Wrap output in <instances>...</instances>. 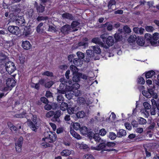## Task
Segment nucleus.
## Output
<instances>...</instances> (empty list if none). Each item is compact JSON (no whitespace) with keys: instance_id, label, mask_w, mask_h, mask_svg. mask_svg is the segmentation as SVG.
<instances>
[{"instance_id":"09e8293b","label":"nucleus","mask_w":159,"mask_h":159,"mask_svg":"<svg viewBox=\"0 0 159 159\" xmlns=\"http://www.w3.org/2000/svg\"><path fill=\"white\" fill-rule=\"evenodd\" d=\"M48 19V16H39L36 18V20L38 21H40L42 20H44Z\"/></svg>"},{"instance_id":"774afa93","label":"nucleus","mask_w":159,"mask_h":159,"mask_svg":"<svg viewBox=\"0 0 159 159\" xmlns=\"http://www.w3.org/2000/svg\"><path fill=\"white\" fill-rule=\"evenodd\" d=\"M40 100L42 102L45 104H48L49 102L47 98L44 97L41 98Z\"/></svg>"},{"instance_id":"680f3d73","label":"nucleus","mask_w":159,"mask_h":159,"mask_svg":"<svg viewBox=\"0 0 159 159\" xmlns=\"http://www.w3.org/2000/svg\"><path fill=\"white\" fill-rule=\"evenodd\" d=\"M146 30L148 32H152L154 30L153 27L152 26H147L145 27Z\"/></svg>"},{"instance_id":"2eb2a0df","label":"nucleus","mask_w":159,"mask_h":159,"mask_svg":"<svg viewBox=\"0 0 159 159\" xmlns=\"http://www.w3.org/2000/svg\"><path fill=\"white\" fill-rule=\"evenodd\" d=\"M136 42L138 45L141 46L144 45L145 43L144 38L142 37L139 36L137 37Z\"/></svg>"},{"instance_id":"c756f323","label":"nucleus","mask_w":159,"mask_h":159,"mask_svg":"<svg viewBox=\"0 0 159 159\" xmlns=\"http://www.w3.org/2000/svg\"><path fill=\"white\" fill-rule=\"evenodd\" d=\"M70 69L71 71L72 72V74L78 73V70L76 66L72 64L70 66Z\"/></svg>"},{"instance_id":"e2e57ef3","label":"nucleus","mask_w":159,"mask_h":159,"mask_svg":"<svg viewBox=\"0 0 159 159\" xmlns=\"http://www.w3.org/2000/svg\"><path fill=\"white\" fill-rule=\"evenodd\" d=\"M54 111H50L47 112L46 115L47 117L50 118L53 115Z\"/></svg>"},{"instance_id":"a18cd8bd","label":"nucleus","mask_w":159,"mask_h":159,"mask_svg":"<svg viewBox=\"0 0 159 159\" xmlns=\"http://www.w3.org/2000/svg\"><path fill=\"white\" fill-rule=\"evenodd\" d=\"M23 34L25 35V36H27L30 34V29L27 27L24 28L23 32Z\"/></svg>"},{"instance_id":"338daca9","label":"nucleus","mask_w":159,"mask_h":159,"mask_svg":"<svg viewBox=\"0 0 159 159\" xmlns=\"http://www.w3.org/2000/svg\"><path fill=\"white\" fill-rule=\"evenodd\" d=\"M78 45L79 46H83L84 47H86L88 46V43L87 42H80L78 43Z\"/></svg>"},{"instance_id":"4c0bfd02","label":"nucleus","mask_w":159,"mask_h":159,"mask_svg":"<svg viewBox=\"0 0 159 159\" xmlns=\"http://www.w3.org/2000/svg\"><path fill=\"white\" fill-rule=\"evenodd\" d=\"M138 84H144L145 83V81L144 78L141 76L139 77L137 80Z\"/></svg>"},{"instance_id":"13d9d810","label":"nucleus","mask_w":159,"mask_h":159,"mask_svg":"<svg viewBox=\"0 0 159 159\" xmlns=\"http://www.w3.org/2000/svg\"><path fill=\"white\" fill-rule=\"evenodd\" d=\"M116 145V143L114 142H107L106 143L107 146L109 147H113Z\"/></svg>"},{"instance_id":"603ef678","label":"nucleus","mask_w":159,"mask_h":159,"mask_svg":"<svg viewBox=\"0 0 159 159\" xmlns=\"http://www.w3.org/2000/svg\"><path fill=\"white\" fill-rule=\"evenodd\" d=\"M53 83L52 81H49L46 83L44 85L45 88H49L51 87L53 84Z\"/></svg>"},{"instance_id":"4be33fe9","label":"nucleus","mask_w":159,"mask_h":159,"mask_svg":"<svg viewBox=\"0 0 159 159\" xmlns=\"http://www.w3.org/2000/svg\"><path fill=\"white\" fill-rule=\"evenodd\" d=\"M126 134V131L125 130L120 129L117 133V136L118 137H122V136H125Z\"/></svg>"},{"instance_id":"052dcab7","label":"nucleus","mask_w":159,"mask_h":159,"mask_svg":"<svg viewBox=\"0 0 159 159\" xmlns=\"http://www.w3.org/2000/svg\"><path fill=\"white\" fill-rule=\"evenodd\" d=\"M159 38V34L157 33H154L152 36V39L153 40L156 41Z\"/></svg>"},{"instance_id":"a878e982","label":"nucleus","mask_w":159,"mask_h":159,"mask_svg":"<svg viewBox=\"0 0 159 159\" xmlns=\"http://www.w3.org/2000/svg\"><path fill=\"white\" fill-rule=\"evenodd\" d=\"M137 37L135 34L131 35L128 39V41L129 43H133L136 40Z\"/></svg>"},{"instance_id":"6ab92c4d","label":"nucleus","mask_w":159,"mask_h":159,"mask_svg":"<svg viewBox=\"0 0 159 159\" xmlns=\"http://www.w3.org/2000/svg\"><path fill=\"white\" fill-rule=\"evenodd\" d=\"M91 42L95 44L101 45L102 47H103L104 44L101 41L100 39L99 38H94L92 39Z\"/></svg>"},{"instance_id":"cd10ccee","label":"nucleus","mask_w":159,"mask_h":159,"mask_svg":"<svg viewBox=\"0 0 159 159\" xmlns=\"http://www.w3.org/2000/svg\"><path fill=\"white\" fill-rule=\"evenodd\" d=\"M80 148L81 149H82L85 151H88L90 149V148L88 147V145L85 144L81 143Z\"/></svg>"},{"instance_id":"79ce46f5","label":"nucleus","mask_w":159,"mask_h":159,"mask_svg":"<svg viewBox=\"0 0 159 159\" xmlns=\"http://www.w3.org/2000/svg\"><path fill=\"white\" fill-rule=\"evenodd\" d=\"M116 2L115 0H110L108 2V7L109 9H112V7L113 5H115Z\"/></svg>"},{"instance_id":"f704fd0d","label":"nucleus","mask_w":159,"mask_h":159,"mask_svg":"<svg viewBox=\"0 0 159 159\" xmlns=\"http://www.w3.org/2000/svg\"><path fill=\"white\" fill-rule=\"evenodd\" d=\"M66 110L68 113L70 114H74L75 112V108L71 106H69Z\"/></svg>"},{"instance_id":"bb28decb","label":"nucleus","mask_w":159,"mask_h":159,"mask_svg":"<svg viewBox=\"0 0 159 159\" xmlns=\"http://www.w3.org/2000/svg\"><path fill=\"white\" fill-rule=\"evenodd\" d=\"M68 107V105L66 103L62 102L61 104L60 108L62 111H65L66 110Z\"/></svg>"},{"instance_id":"69168bd1","label":"nucleus","mask_w":159,"mask_h":159,"mask_svg":"<svg viewBox=\"0 0 159 159\" xmlns=\"http://www.w3.org/2000/svg\"><path fill=\"white\" fill-rule=\"evenodd\" d=\"M57 100L59 102H61V101L64 100V98L61 94H60L57 97Z\"/></svg>"},{"instance_id":"b1692460","label":"nucleus","mask_w":159,"mask_h":159,"mask_svg":"<svg viewBox=\"0 0 159 159\" xmlns=\"http://www.w3.org/2000/svg\"><path fill=\"white\" fill-rule=\"evenodd\" d=\"M102 27L107 28V30L108 31H111L112 30L113 26L109 22H107L105 24H103Z\"/></svg>"},{"instance_id":"aec40b11","label":"nucleus","mask_w":159,"mask_h":159,"mask_svg":"<svg viewBox=\"0 0 159 159\" xmlns=\"http://www.w3.org/2000/svg\"><path fill=\"white\" fill-rule=\"evenodd\" d=\"M62 17L64 19H66L70 20H72L74 17L72 14L69 13L65 12L62 15Z\"/></svg>"},{"instance_id":"f257e3e1","label":"nucleus","mask_w":159,"mask_h":159,"mask_svg":"<svg viewBox=\"0 0 159 159\" xmlns=\"http://www.w3.org/2000/svg\"><path fill=\"white\" fill-rule=\"evenodd\" d=\"M44 137L42 139L43 141H45V139L49 143H52L56 140L57 134L54 132L50 131L44 132Z\"/></svg>"},{"instance_id":"ddd939ff","label":"nucleus","mask_w":159,"mask_h":159,"mask_svg":"<svg viewBox=\"0 0 159 159\" xmlns=\"http://www.w3.org/2000/svg\"><path fill=\"white\" fill-rule=\"evenodd\" d=\"M27 124L32 130L35 132L37 131L38 128V127L36 126L37 124L33 123L30 119L27 120Z\"/></svg>"},{"instance_id":"4468645a","label":"nucleus","mask_w":159,"mask_h":159,"mask_svg":"<svg viewBox=\"0 0 159 159\" xmlns=\"http://www.w3.org/2000/svg\"><path fill=\"white\" fill-rule=\"evenodd\" d=\"M118 33L116 32L114 35V37L116 42H118L120 40V39L122 38L121 35L122 32V29L119 30Z\"/></svg>"},{"instance_id":"dca6fc26","label":"nucleus","mask_w":159,"mask_h":159,"mask_svg":"<svg viewBox=\"0 0 159 159\" xmlns=\"http://www.w3.org/2000/svg\"><path fill=\"white\" fill-rule=\"evenodd\" d=\"M80 24L79 22L77 21H73L71 24V27L72 29H73V30L74 32L78 30L79 27L78 26Z\"/></svg>"},{"instance_id":"3c124183","label":"nucleus","mask_w":159,"mask_h":159,"mask_svg":"<svg viewBox=\"0 0 159 159\" xmlns=\"http://www.w3.org/2000/svg\"><path fill=\"white\" fill-rule=\"evenodd\" d=\"M83 159H95V158L91 154H86L84 155Z\"/></svg>"},{"instance_id":"4d7b16f0","label":"nucleus","mask_w":159,"mask_h":159,"mask_svg":"<svg viewBox=\"0 0 159 159\" xmlns=\"http://www.w3.org/2000/svg\"><path fill=\"white\" fill-rule=\"evenodd\" d=\"M75 56V55L73 54H70L68 56V60L70 63H71V64H72L73 60Z\"/></svg>"},{"instance_id":"393cba45","label":"nucleus","mask_w":159,"mask_h":159,"mask_svg":"<svg viewBox=\"0 0 159 159\" xmlns=\"http://www.w3.org/2000/svg\"><path fill=\"white\" fill-rule=\"evenodd\" d=\"M57 93L62 94H65L66 97L69 99H70L72 98V96L70 95L69 93L67 94L66 93V91L65 89L58 90Z\"/></svg>"},{"instance_id":"1a4fd4ad","label":"nucleus","mask_w":159,"mask_h":159,"mask_svg":"<svg viewBox=\"0 0 159 159\" xmlns=\"http://www.w3.org/2000/svg\"><path fill=\"white\" fill-rule=\"evenodd\" d=\"M34 7L36 8L37 12L38 13H43L44 11L45 6L40 3L39 5L37 2H35L34 4Z\"/></svg>"},{"instance_id":"c85d7f7f","label":"nucleus","mask_w":159,"mask_h":159,"mask_svg":"<svg viewBox=\"0 0 159 159\" xmlns=\"http://www.w3.org/2000/svg\"><path fill=\"white\" fill-rule=\"evenodd\" d=\"M93 53H95L97 54H100L101 52V50L99 47L98 46H95L93 47Z\"/></svg>"},{"instance_id":"9b49d317","label":"nucleus","mask_w":159,"mask_h":159,"mask_svg":"<svg viewBox=\"0 0 159 159\" xmlns=\"http://www.w3.org/2000/svg\"><path fill=\"white\" fill-rule=\"evenodd\" d=\"M70 30V26L68 24H66L61 28L60 30L62 34L65 35L68 34Z\"/></svg>"},{"instance_id":"20e7f679","label":"nucleus","mask_w":159,"mask_h":159,"mask_svg":"<svg viewBox=\"0 0 159 159\" xmlns=\"http://www.w3.org/2000/svg\"><path fill=\"white\" fill-rule=\"evenodd\" d=\"M107 146L106 144L105 143L102 142L100 143L98 145V148L99 151L102 150V151H114L115 153H117L118 151L114 148H111L109 149H105V148Z\"/></svg>"},{"instance_id":"72a5a7b5","label":"nucleus","mask_w":159,"mask_h":159,"mask_svg":"<svg viewBox=\"0 0 159 159\" xmlns=\"http://www.w3.org/2000/svg\"><path fill=\"white\" fill-rule=\"evenodd\" d=\"M123 30L125 34H127L130 33L131 31L130 28L128 25L124 26L123 28Z\"/></svg>"},{"instance_id":"6e6552de","label":"nucleus","mask_w":159,"mask_h":159,"mask_svg":"<svg viewBox=\"0 0 159 159\" xmlns=\"http://www.w3.org/2000/svg\"><path fill=\"white\" fill-rule=\"evenodd\" d=\"M86 53L85 61L87 62H89L90 61L91 58L93 57L94 54L93 51L90 49L87 50Z\"/></svg>"},{"instance_id":"f03ea898","label":"nucleus","mask_w":159,"mask_h":159,"mask_svg":"<svg viewBox=\"0 0 159 159\" xmlns=\"http://www.w3.org/2000/svg\"><path fill=\"white\" fill-rule=\"evenodd\" d=\"M5 68L9 74L12 73L16 69L14 63L11 61H8L6 63Z\"/></svg>"},{"instance_id":"473e14b6","label":"nucleus","mask_w":159,"mask_h":159,"mask_svg":"<svg viewBox=\"0 0 159 159\" xmlns=\"http://www.w3.org/2000/svg\"><path fill=\"white\" fill-rule=\"evenodd\" d=\"M80 131L82 134L84 135L88 133V129L85 126H83L81 127Z\"/></svg>"},{"instance_id":"2f4dec72","label":"nucleus","mask_w":159,"mask_h":159,"mask_svg":"<svg viewBox=\"0 0 159 159\" xmlns=\"http://www.w3.org/2000/svg\"><path fill=\"white\" fill-rule=\"evenodd\" d=\"M73 129H75V130H80L81 128V125L78 122L74 123L72 125Z\"/></svg>"},{"instance_id":"423d86ee","label":"nucleus","mask_w":159,"mask_h":159,"mask_svg":"<svg viewBox=\"0 0 159 159\" xmlns=\"http://www.w3.org/2000/svg\"><path fill=\"white\" fill-rule=\"evenodd\" d=\"M15 22L19 26H24L25 25V22L24 17L22 16H18L16 17Z\"/></svg>"},{"instance_id":"9d476101","label":"nucleus","mask_w":159,"mask_h":159,"mask_svg":"<svg viewBox=\"0 0 159 159\" xmlns=\"http://www.w3.org/2000/svg\"><path fill=\"white\" fill-rule=\"evenodd\" d=\"M16 83L15 80L13 78H8L6 81V84L8 88L14 87Z\"/></svg>"},{"instance_id":"37998d69","label":"nucleus","mask_w":159,"mask_h":159,"mask_svg":"<svg viewBox=\"0 0 159 159\" xmlns=\"http://www.w3.org/2000/svg\"><path fill=\"white\" fill-rule=\"evenodd\" d=\"M43 22L40 23L37 27L36 31L38 33H40L42 32L41 31V27L43 25ZM43 30V29H42Z\"/></svg>"},{"instance_id":"a211bd4d","label":"nucleus","mask_w":159,"mask_h":159,"mask_svg":"<svg viewBox=\"0 0 159 159\" xmlns=\"http://www.w3.org/2000/svg\"><path fill=\"white\" fill-rule=\"evenodd\" d=\"M106 42V43L108 46H112L114 43V40L113 37L111 36H108L107 38Z\"/></svg>"},{"instance_id":"39448f33","label":"nucleus","mask_w":159,"mask_h":159,"mask_svg":"<svg viewBox=\"0 0 159 159\" xmlns=\"http://www.w3.org/2000/svg\"><path fill=\"white\" fill-rule=\"evenodd\" d=\"M23 140V138L22 137H20L18 140L15 143V148L17 152H21Z\"/></svg>"},{"instance_id":"f8f14e48","label":"nucleus","mask_w":159,"mask_h":159,"mask_svg":"<svg viewBox=\"0 0 159 159\" xmlns=\"http://www.w3.org/2000/svg\"><path fill=\"white\" fill-rule=\"evenodd\" d=\"M21 46L22 48L25 50L30 49L32 47L30 42L27 40L23 41Z\"/></svg>"},{"instance_id":"bf43d9fd","label":"nucleus","mask_w":159,"mask_h":159,"mask_svg":"<svg viewBox=\"0 0 159 159\" xmlns=\"http://www.w3.org/2000/svg\"><path fill=\"white\" fill-rule=\"evenodd\" d=\"M142 93L143 95L145 97L147 98H150V95H149L150 93H149V92H148V90H143L142 92Z\"/></svg>"},{"instance_id":"7ed1b4c3","label":"nucleus","mask_w":159,"mask_h":159,"mask_svg":"<svg viewBox=\"0 0 159 159\" xmlns=\"http://www.w3.org/2000/svg\"><path fill=\"white\" fill-rule=\"evenodd\" d=\"M151 102L153 107L150 109L151 114L152 115H155L156 114V109L157 108V110L159 111V100H157L156 101L154 99H152L151 100Z\"/></svg>"},{"instance_id":"f3484780","label":"nucleus","mask_w":159,"mask_h":159,"mask_svg":"<svg viewBox=\"0 0 159 159\" xmlns=\"http://www.w3.org/2000/svg\"><path fill=\"white\" fill-rule=\"evenodd\" d=\"M70 132L71 135L75 138L78 139H81V137L80 135L75 132L71 127L70 128Z\"/></svg>"},{"instance_id":"ea45409f","label":"nucleus","mask_w":159,"mask_h":159,"mask_svg":"<svg viewBox=\"0 0 159 159\" xmlns=\"http://www.w3.org/2000/svg\"><path fill=\"white\" fill-rule=\"evenodd\" d=\"M101 138L97 134H94L93 137V141L94 140L97 143L101 141Z\"/></svg>"},{"instance_id":"7c9ffc66","label":"nucleus","mask_w":159,"mask_h":159,"mask_svg":"<svg viewBox=\"0 0 159 159\" xmlns=\"http://www.w3.org/2000/svg\"><path fill=\"white\" fill-rule=\"evenodd\" d=\"M53 120L56 121H57L58 119L61 116V112L59 111H56L55 112H54L53 115Z\"/></svg>"},{"instance_id":"5701e85b","label":"nucleus","mask_w":159,"mask_h":159,"mask_svg":"<svg viewBox=\"0 0 159 159\" xmlns=\"http://www.w3.org/2000/svg\"><path fill=\"white\" fill-rule=\"evenodd\" d=\"M73 75V76L72 79L74 82H77L80 80V75L79 72L76 73Z\"/></svg>"},{"instance_id":"c9c22d12","label":"nucleus","mask_w":159,"mask_h":159,"mask_svg":"<svg viewBox=\"0 0 159 159\" xmlns=\"http://www.w3.org/2000/svg\"><path fill=\"white\" fill-rule=\"evenodd\" d=\"M71 153V152L67 149L63 150L61 152V156H69Z\"/></svg>"},{"instance_id":"a19ab883","label":"nucleus","mask_w":159,"mask_h":159,"mask_svg":"<svg viewBox=\"0 0 159 159\" xmlns=\"http://www.w3.org/2000/svg\"><path fill=\"white\" fill-rule=\"evenodd\" d=\"M85 113L84 111H81L77 112L76 113V116L78 118H82L84 116Z\"/></svg>"},{"instance_id":"5fc2aeb1","label":"nucleus","mask_w":159,"mask_h":159,"mask_svg":"<svg viewBox=\"0 0 159 159\" xmlns=\"http://www.w3.org/2000/svg\"><path fill=\"white\" fill-rule=\"evenodd\" d=\"M78 58L80 59H83L84 57V54L81 52H78L76 53Z\"/></svg>"},{"instance_id":"0e129e2a","label":"nucleus","mask_w":159,"mask_h":159,"mask_svg":"<svg viewBox=\"0 0 159 159\" xmlns=\"http://www.w3.org/2000/svg\"><path fill=\"white\" fill-rule=\"evenodd\" d=\"M108 35L107 34H104L100 36V38L102 39L103 42H105L106 41Z\"/></svg>"},{"instance_id":"8fccbe9b","label":"nucleus","mask_w":159,"mask_h":159,"mask_svg":"<svg viewBox=\"0 0 159 159\" xmlns=\"http://www.w3.org/2000/svg\"><path fill=\"white\" fill-rule=\"evenodd\" d=\"M143 106L146 110H149L151 108V105L148 102H145L143 103Z\"/></svg>"},{"instance_id":"864d4df0","label":"nucleus","mask_w":159,"mask_h":159,"mask_svg":"<svg viewBox=\"0 0 159 159\" xmlns=\"http://www.w3.org/2000/svg\"><path fill=\"white\" fill-rule=\"evenodd\" d=\"M109 138L111 140H114L116 137V136L115 133L113 132H110L109 133Z\"/></svg>"},{"instance_id":"e433bc0d","label":"nucleus","mask_w":159,"mask_h":159,"mask_svg":"<svg viewBox=\"0 0 159 159\" xmlns=\"http://www.w3.org/2000/svg\"><path fill=\"white\" fill-rule=\"evenodd\" d=\"M80 59L79 58H76L74 59L72 62V64L75 66H79L80 64Z\"/></svg>"},{"instance_id":"de8ad7c7","label":"nucleus","mask_w":159,"mask_h":159,"mask_svg":"<svg viewBox=\"0 0 159 159\" xmlns=\"http://www.w3.org/2000/svg\"><path fill=\"white\" fill-rule=\"evenodd\" d=\"M88 136L89 137V139L90 140V142L91 143H93V136L94 134L93 132H90L89 133H88Z\"/></svg>"},{"instance_id":"6e6d98bb","label":"nucleus","mask_w":159,"mask_h":159,"mask_svg":"<svg viewBox=\"0 0 159 159\" xmlns=\"http://www.w3.org/2000/svg\"><path fill=\"white\" fill-rule=\"evenodd\" d=\"M144 37L145 39L147 41H150L152 39V35L146 33L145 34Z\"/></svg>"},{"instance_id":"412c9836","label":"nucleus","mask_w":159,"mask_h":159,"mask_svg":"<svg viewBox=\"0 0 159 159\" xmlns=\"http://www.w3.org/2000/svg\"><path fill=\"white\" fill-rule=\"evenodd\" d=\"M155 75V72L153 70H151L145 72V76L147 79L152 78Z\"/></svg>"},{"instance_id":"49530a36","label":"nucleus","mask_w":159,"mask_h":159,"mask_svg":"<svg viewBox=\"0 0 159 159\" xmlns=\"http://www.w3.org/2000/svg\"><path fill=\"white\" fill-rule=\"evenodd\" d=\"M42 75H46L49 77H53V74L52 72H50L48 71H46L44 72Z\"/></svg>"},{"instance_id":"c03bdc74","label":"nucleus","mask_w":159,"mask_h":159,"mask_svg":"<svg viewBox=\"0 0 159 159\" xmlns=\"http://www.w3.org/2000/svg\"><path fill=\"white\" fill-rule=\"evenodd\" d=\"M138 122L140 124L144 125L147 123L146 119L141 117H139Z\"/></svg>"},{"instance_id":"0eeeda50","label":"nucleus","mask_w":159,"mask_h":159,"mask_svg":"<svg viewBox=\"0 0 159 159\" xmlns=\"http://www.w3.org/2000/svg\"><path fill=\"white\" fill-rule=\"evenodd\" d=\"M8 30L11 33L18 35L19 34L20 32V30L19 28L16 26H11L8 27Z\"/></svg>"},{"instance_id":"58836bf2","label":"nucleus","mask_w":159,"mask_h":159,"mask_svg":"<svg viewBox=\"0 0 159 159\" xmlns=\"http://www.w3.org/2000/svg\"><path fill=\"white\" fill-rule=\"evenodd\" d=\"M7 125L10 129L11 131H16V127L14 126L11 122H8Z\"/></svg>"}]
</instances>
